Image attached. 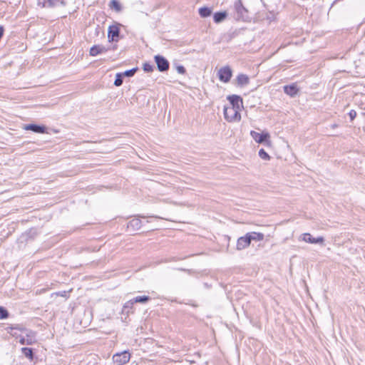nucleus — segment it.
Instances as JSON below:
<instances>
[{
    "mask_svg": "<svg viewBox=\"0 0 365 365\" xmlns=\"http://www.w3.org/2000/svg\"><path fill=\"white\" fill-rule=\"evenodd\" d=\"M198 13L202 18H207L211 16L212 9L207 6H203L199 9Z\"/></svg>",
    "mask_w": 365,
    "mask_h": 365,
    "instance_id": "obj_21",
    "label": "nucleus"
},
{
    "mask_svg": "<svg viewBox=\"0 0 365 365\" xmlns=\"http://www.w3.org/2000/svg\"><path fill=\"white\" fill-rule=\"evenodd\" d=\"M240 110L225 106L223 109L225 118L228 122H238L241 119Z\"/></svg>",
    "mask_w": 365,
    "mask_h": 365,
    "instance_id": "obj_1",
    "label": "nucleus"
},
{
    "mask_svg": "<svg viewBox=\"0 0 365 365\" xmlns=\"http://www.w3.org/2000/svg\"><path fill=\"white\" fill-rule=\"evenodd\" d=\"M299 89L295 83H292V84L287 85V86H284V92L287 95H288L291 97L296 96L297 95V93H299Z\"/></svg>",
    "mask_w": 365,
    "mask_h": 365,
    "instance_id": "obj_16",
    "label": "nucleus"
},
{
    "mask_svg": "<svg viewBox=\"0 0 365 365\" xmlns=\"http://www.w3.org/2000/svg\"><path fill=\"white\" fill-rule=\"evenodd\" d=\"M9 312H8V310L4 307H0V319H6L7 318H9Z\"/></svg>",
    "mask_w": 365,
    "mask_h": 365,
    "instance_id": "obj_26",
    "label": "nucleus"
},
{
    "mask_svg": "<svg viewBox=\"0 0 365 365\" xmlns=\"http://www.w3.org/2000/svg\"><path fill=\"white\" fill-rule=\"evenodd\" d=\"M110 7L117 12H120L122 10V6L118 0H112L110 2Z\"/></svg>",
    "mask_w": 365,
    "mask_h": 365,
    "instance_id": "obj_24",
    "label": "nucleus"
},
{
    "mask_svg": "<svg viewBox=\"0 0 365 365\" xmlns=\"http://www.w3.org/2000/svg\"><path fill=\"white\" fill-rule=\"evenodd\" d=\"M299 238L302 240L310 244H319L324 245V237L319 236L317 237H314L310 233H304L299 237Z\"/></svg>",
    "mask_w": 365,
    "mask_h": 365,
    "instance_id": "obj_8",
    "label": "nucleus"
},
{
    "mask_svg": "<svg viewBox=\"0 0 365 365\" xmlns=\"http://www.w3.org/2000/svg\"><path fill=\"white\" fill-rule=\"evenodd\" d=\"M123 76L121 73H118L115 75V79L114 81V85L117 87L120 86L123 83Z\"/></svg>",
    "mask_w": 365,
    "mask_h": 365,
    "instance_id": "obj_25",
    "label": "nucleus"
},
{
    "mask_svg": "<svg viewBox=\"0 0 365 365\" xmlns=\"http://www.w3.org/2000/svg\"><path fill=\"white\" fill-rule=\"evenodd\" d=\"M155 63L157 65V68L160 72L168 71L170 68V63L166 58L160 54L154 56Z\"/></svg>",
    "mask_w": 365,
    "mask_h": 365,
    "instance_id": "obj_3",
    "label": "nucleus"
},
{
    "mask_svg": "<svg viewBox=\"0 0 365 365\" xmlns=\"http://www.w3.org/2000/svg\"><path fill=\"white\" fill-rule=\"evenodd\" d=\"M237 86L244 87L250 83V78L247 75L240 73L236 78Z\"/></svg>",
    "mask_w": 365,
    "mask_h": 365,
    "instance_id": "obj_17",
    "label": "nucleus"
},
{
    "mask_svg": "<svg viewBox=\"0 0 365 365\" xmlns=\"http://www.w3.org/2000/svg\"><path fill=\"white\" fill-rule=\"evenodd\" d=\"M227 15L228 14L226 11L215 12L213 14V21L216 24H220L226 19Z\"/></svg>",
    "mask_w": 365,
    "mask_h": 365,
    "instance_id": "obj_19",
    "label": "nucleus"
},
{
    "mask_svg": "<svg viewBox=\"0 0 365 365\" xmlns=\"http://www.w3.org/2000/svg\"><path fill=\"white\" fill-rule=\"evenodd\" d=\"M130 354L128 351L116 353L113 356V361L116 365H123L130 361Z\"/></svg>",
    "mask_w": 365,
    "mask_h": 365,
    "instance_id": "obj_7",
    "label": "nucleus"
},
{
    "mask_svg": "<svg viewBox=\"0 0 365 365\" xmlns=\"http://www.w3.org/2000/svg\"><path fill=\"white\" fill-rule=\"evenodd\" d=\"M349 116L351 121L354 120L356 116V112L354 110H351L349 113Z\"/></svg>",
    "mask_w": 365,
    "mask_h": 365,
    "instance_id": "obj_32",
    "label": "nucleus"
},
{
    "mask_svg": "<svg viewBox=\"0 0 365 365\" xmlns=\"http://www.w3.org/2000/svg\"><path fill=\"white\" fill-rule=\"evenodd\" d=\"M138 68H131L130 70H127L125 71V72L123 73H121L123 76V77L126 76V77H131L135 75V73H136V71H138Z\"/></svg>",
    "mask_w": 365,
    "mask_h": 365,
    "instance_id": "obj_27",
    "label": "nucleus"
},
{
    "mask_svg": "<svg viewBox=\"0 0 365 365\" xmlns=\"http://www.w3.org/2000/svg\"><path fill=\"white\" fill-rule=\"evenodd\" d=\"M116 48H117V46L115 45V46H113L112 49L115 50V49H116Z\"/></svg>",
    "mask_w": 365,
    "mask_h": 365,
    "instance_id": "obj_33",
    "label": "nucleus"
},
{
    "mask_svg": "<svg viewBox=\"0 0 365 365\" xmlns=\"http://www.w3.org/2000/svg\"><path fill=\"white\" fill-rule=\"evenodd\" d=\"M175 68L177 72L180 74H185L186 73V69L182 65H178Z\"/></svg>",
    "mask_w": 365,
    "mask_h": 365,
    "instance_id": "obj_31",
    "label": "nucleus"
},
{
    "mask_svg": "<svg viewBox=\"0 0 365 365\" xmlns=\"http://www.w3.org/2000/svg\"><path fill=\"white\" fill-rule=\"evenodd\" d=\"M38 5L43 8L53 9L58 6H65L66 1L65 0H38Z\"/></svg>",
    "mask_w": 365,
    "mask_h": 365,
    "instance_id": "obj_4",
    "label": "nucleus"
},
{
    "mask_svg": "<svg viewBox=\"0 0 365 365\" xmlns=\"http://www.w3.org/2000/svg\"><path fill=\"white\" fill-rule=\"evenodd\" d=\"M145 218L143 215H138V218H133L128 222L127 228L131 231H137L140 230L142 226V222L140 218Z\"/></svg>",
    "mask_w": 365,
    "mask_h": 365,
    "instance_id": "obj_13",
    "label": "nucleus"
},
{
    "mask_svg": "<svg viewBox=\"0 0 365 365\" xmlns=\"http://www.w3.org/2000/svg\"><path fill=\"white\" fill-rule=\"evenodd\" d=\"M23 129L31 130L35 133H47V127L44 125H38L36 123L25 124Z\"/></svg>",
    "mask_w": 365,
    "mask_h": 365,
    "instance_id": "obj_10",
    "label": "nucleus"
},
{
    "mask_svg": "<svg viewBox=\"0 0 365 365\" xmlns=\"http://www.w3.org/2000/svg\"><path fill=\"white\" fill-rule=\"evenodd\" d=\"M217 76L220 81L228 83L232 76V71L229 66L222 67L217 72Z\"/></svg>",
    "mask_w": 365,
    "mask_h": 365,
    "instance_id": "obj_6",
    "label": "nucleus"
},
{
    "mask_svg": "<svg viewBox=\"0 0 365 365\" xmlns=\"http://www.w3.org/2000/svg\"><path fill=\"white\" fill-rule=\"evenodd\" d=\"M13 329H18V330H20V331H23L25 329L21 327V325L19 324H16L14 326L11 325L10 327H8L6 330L7 331L8 333H10L11 334L14 335V334H12L11 331Z\"/></svg>",
    "mask_w": 365,
    "mask_h": 365,
    "instance_id": "obj_29",
    "label": "nucleus"
},
{
    "mask_svg": "<svg viewBox=\"0 0 365 365\" xmlns=\"http://www.w3.org/2000/svg\"><path fill=\"white\" fill-rule=\"evenodd\" d=\"M234 9L236 12L235 18L237 20H245L247 17L248 11L242 5L241 0H237L234 4Z\"/></svg>",
    "mask_w": 365,
    "mask_h": 365,
    "instance_id": "obj_2",
    "label": "nucleus"
},
{
    "mask_svg": "<svg viewBox=\"0 0 365 365\" xmlns=\"http://www.w3.org/2000/svg\"><path fill=\"white\" fill-rule=\"evenodd\" d=\"M246 235L248 237V238H250V242H252V241H262L264 238V235L262 232H247Z\"/></svg>",
    "mask_w": 365,
    "mask_h": 365,
    "instance_id": "obj_18",
    "label": "nucleus"
},
{
    "mask_svg": "<svg viewBox=\"0 0 365 365\" xmlns=\"http://www.w3.org/2000/svg\"><path fill=\"white\" fill-rule=\"evenodd\" d=\"M21 353L26 357L29 361H32L34 359V353L32 348L23 347L21 349Z\"/></svg>",
    "mask_w": 365,
    "mask_h": 365,
    "instance_id": "obj_20",
    "label": "nucleus"
},
{
    "mask_svg": "<svg viewBox=\"0 0 365 365\" xmlns=\"http://www.w3.org/2000/svg\"><path fill=\"white\" fill-rule=\"evenodd\" d=\"M120 24L111 25L108 29V38L109 42H118L120 38Z\"/></svg>",
    "mask_w": 365,
    "mask_h": 365,
    "instance_id": "obj_5",
    "label": "nucleus"
},
{
    "mask_svg": "<svg viewBox=\"0 0 365 365\" xmlns=\"http://www.w3.org/2000/svg\"><path fill=\"white\" fill-rule=\"evenodd\" d=\"M259 156L264 160H268L270 158L269 154L263 148L259 150Z\"/></svg>",
    "mask_w": 365,
    "mask_h": 365,
    "instance_id": "obj_30",
    "label": "nucleus"
},
{
    "mask_svg": "<svg viewBox=\"0 0 365 365\" xmlns=\"http://www.w3.org/2000/svg\"><path fill=\"white\" fill-rule=\"evenodd\" d=\"M252 138L258 143H264L269 140V134L268 133H257L252 130L250 132Z\"/></svg>",
    "mask_w": 365,
    "mask_h": 365,
    "instance_id": "obj_11",
    "label": "nucleus"
},
{
    "mask_svg": "<svg viewBox=\"0 0 365 365\" xmlns=\"http://www.w3.org/2000/svg\"><path fill=\"white\" fill-rule=\"evenodd\" d=\"M251 242L250 238L245 235V236L240 237L237 239L236 249L237 250H242L250 245Z\"/></svg>",
    "mask_w": 365,
    "mask_h": 365,
    "instance_id": "obj_14",
    "label": "nucleus"
},
{
    "mask_svg": "<svg viewBox=\"0 0 365 365\" xmlns=\"http://www.w3.org/2000/svg\"><path fill=\"white\" fill-rule=\"evenodd\" d=\"M227 99L230 103V106L229 108H233L237 110H241V108L243 107V101L242 98L238 95H230L227 97Z\"/></svg>",
    "mask_w": 365,
    "mask_h": 365,
    "instance_id": "obj_9",
    "label": "nucleus"
},
{
    "mask_svg": "<svg viewBox=\"0 0 365 365\" xmlns=\"http://www.w3.org/2000/svg\"><path fill=\"white\" fill-rule=\"evenodd\" d=\"M143 71L146 73L153 72L154 70L153 65L150 64V63H144L143 65Z\"/></svg>",
    "mask_w": 365,
    "mask_h": 365,
    "instance_id": "obj_28",
    "label": "nucleus"
},
{
    "mask_svg": "<svg viewBox=\"0 0 365 365\" xmlns=\"http://www.w3.org/2000/svg\"><path fill=\"white\" fill-rule=\"evenodd\" d=\"M109 50L108 48L105 47L103 45H93L89 51V54L91 56H96L99 54L106 53Z\"/></svg>",
    "mask_w": 365,
    "mask_h": 365,
    "instance_id": "obj_15",
    "label": "nucleus"
},
{
    "mask_svg": "<svg viewBox=\"0 0 365 365\" xmlns=\"http://www.w3.org/2000/svg\"><path fill=\"white\" fill-rule=\"evenodd\" d=\"M151 300V297L149 296H137L132 299L134 303L145 304Z\"/></svg>",
    "mask_w": 365,
    "mask_h": 365,
    "instance_id": "obj_23",
    "label": "nucleus"
},
{
    "mask_svg": "<svg viewBox=\"0 0 365 365\" xmlns=\"http://www.w3.org/2000/svg\"><path fill=\"white\" fill-rule=\"evenodd\" d=\"M36 342L35 332L29 331L26 336H21L19 343L22 345H32Z\"/></svg>",
    "mask_w": 365,
    "mask_h": 365,
    "instance_id": "obj_12",
    "label": "nucleus"
},
{
    "mask_svg": "<svg viewBox=\"0 0 365 365\" xmlns=\"http://www.w3.org/2000/svg\"><path fill=\"white\" fill-rule=\"evenodd\" d=\"M133 304L134 302H132V299L125 302V304L123 305L122 312L123 314H126L127 315H128L130 313H133Z\"/></svg>",
    "mask_w": 365,
    "mask_h": 365,
    "instance_id": "obj_22",
    "label": "nucleus"
}]
</instances>
